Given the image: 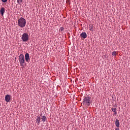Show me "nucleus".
I'll use <instances>...</instances> for the list:
<instances>
[{"label":"nucleus","instance_id":"f257e3e1","mask_svg":"<svg viewBox=\"0 0 130 130\" xmlns=\"http://www.w3.org/2000/svg\"><path fill=\"white\" fill-rule=\"evenodd\" d=\"M17 25L20 28H24L26 26V19L23 17H21L18 20Z\"/></svg>","mask_w":130,"mask_h":130},{"label":"nucleus","instance_id":"f03ea898","mask_svg":"<svg viewBox=\"0 0 130 130\" xmlns=\"http://www.w3.org/2000/svg\"><path fill=\"white\" fill-rule=\"evenodd\" d=\"M46 120H47V118H46L45 116H42L41 118L40 117V116H38L36 119V122L37 123L38 125H39L41 121H43V122H45Z\"/></svg>","mask_w":130,"mask_h":130},{"label":"nucleus","instance_id":"7ed1b4c3","mask_svg":"<svg viewBox=\"0 0 130 130\" xmlns=\"http://www.w3.org/2000/svg\"><path fill=\"white\" fill-rule=\"evenodd\" d=\"M19 61L21 67H25L26 62H25V56L23 55V54H20L19 55Z\"/></svg>","mask_w":130,"mask_h":130},{"label":"nucleus","instance_id":"20e7f679","mask_svg":"<svg viewBox=\"0 0 130 130\" xmlns=\"http://www.w3.org/2000/svg\"><path fill=\"white\" fill-rule=\"evenodd\" d=\"M83 103L84 105L90 106V103H91V98L89 96L85 97L83 99Z\"/></svg>","mask_w":130,"mask_h":130},{"label":"nucleus","instance_id":"39448f33","mask_svg":"<svg viewBox=\"0 0 130 130\" xmlns=\"http://www.w3.org/2000/svg\"><path fill=\"white\" fill-rule=\"evenodd\" d=\"M21 39L23 42H26L29 40V35L27 33H24L21 36Z\"/></svg>","mask_w":130,"mask_h":130},{"label":"nucleus","instance_id":"423d86ee","mask_svg":"<svg viewBox=\"0 0 130 130\" xmlns=\"http://www.w3.org/2000/svg\"><path fill=\"white\" fill-rule=\"evenodd\" d=\"M25 60L26 62H28L29 60H30V55H29V53H26L25 54Z\"/></svg>","mask_w":130,"mask_h":130},{"label":"nucleus","instance_id":"0eeeda50","mask_svg":"<svg viewBox=\"0 0 130 130\" xmlns=\"http://www.w3.org/2000/svg\"><path fill=\"white\" fill-rule=\"evenodd\" d=\"M5 99L6 102H10V100H11V95H10V94H7L5 96Z\"/></svg>","mask_w":130,"mask_h":130},{"label":"nucleus","instance_id":"6e6552de","mask_svg":"<svg viewBox=\"0 0 130 130\" xmlns=\"http://www.w3.org/2000/svg\"><path fill=\"white\" fill-rule=\"evenodd\" d=\"M80 37L81 38H83V39H86L87 38V34L86 32H82L80 34Z\"/></svg>","mask_w":130,"mask_h":130},{"label":"nucleus","instance_id":"1a4fd4ad","mask_svg":"<svg viewBox=\"0 0 130 130\" xmlns=\"http://www.w3.org/2000/svg\"><path fill=\"white\" fill-rule=\"evenodd\" d=\"M5 8L4 7H2L1 9V10H0V13L2 15V16H4V14H5Z\"/></svg>","mask_w":130,"mask_h":130},{"label":"nucleus","instance_id":"9d476101","mask_svg":"<svg viewBox=\"0 0 130 130\" xmlns=\"http://www.w3.org/2000/svg\"><path fill=\"white\" fill-rule=\"evenodd\" d=\"M120 123H119V120L118 119H116L115 120V125L116 126V127H119V125H120Z\"/></svg>","mask_w":130,"mask_h":130},{"label":"nucleus","instance_id":"9b49d317","mask_svg":"<svg viewBox=\"0 0 130 130\" xmlns=\"http://www.w3.org/2000/svg\"><path fill=\"white\" fill-rule=\"evenodd\" d=\"M111 109H112L113 112H114V115H116V114H117V112H116V108H112Z\"/></svg>","mask_w":130,"mask_h":130},{"label":"nucleus","instance_id":"f8f14e48","mask_svg":"<svg viewBox=\"0 0 130 130\" xmlns=\"http://www.w3.org/2000/svg\"><path fill=\"white\" fill-rule=\"evenodd\" d=\"M22 2H23L22 0H17V3L18 5H21V4H22Z\"/></svg>","mask_w":130,"mask_h":130},{"label":"nucleus","instance_id":"ddd939ff","mask_svg":"<svg viewBox=\"0 0 130 130\" xmlns=\"http://www.w3.org/2000/svg\"><path fill=\"white\" fill-rule=\"evenodd\" d=\"M63 30H64V28L61 27H60L59 31H61V32H62V31H63Z\"/></svg>","mask_w":130,"mask_h":130},{"label":"nucleus","instance_id":"4468645a","mask_svg":"<svg viewBox=\"0 0 130 130\" xmlns=\"http://www.w3.org/2000/svg\"><path fill=\"white\" fill-rule=\"evenodd\" d=\"M112 55L113 56H115L116 55V52H115V51L113 52H112Z\"/></svg>","mask_w":130,"mask_h":130},{"label":"nucleus","instance_id":"2eb2a0df","mask_svg":"<svg viewBox=\"0 0 130 130\" xmlns=\"http://www.w3.org/2000/svg\"><path fill=\"white\" fill-rule=\"evenodd\" d=\"M2 2H3V3H7V2H8V0H2Z\"/></svg>","mask_w":130,"mask_h":130},{"label":"nucleus","instance_id":"dca6fc26","mask_svg":"<svg viewBox=\"0 0 130 130\" xmlns=\"http://www.w3.org/2000/svg\"><path fill=\"white\" fill-rule=\"evenodd\" d=\"M115 130H119V127L115 128Z\"/></svg>","mask_w":130,"mask_h":130},{"label":"nucleus","instance_id":"f3484780","mask_svg":"<svg viewBox=\"0 0 130 130\" xmlns=\"http://www.w3.org/2000/svg\"><path fill=\"white\" fill-rule=\"evenodd\" d=\"M90 31H93V27L92 26H91Z\"/></svg>","mask_w":130,"mask_h":130}]
</instances>
